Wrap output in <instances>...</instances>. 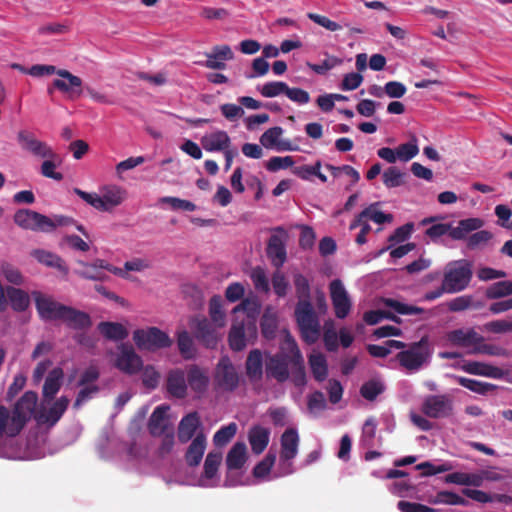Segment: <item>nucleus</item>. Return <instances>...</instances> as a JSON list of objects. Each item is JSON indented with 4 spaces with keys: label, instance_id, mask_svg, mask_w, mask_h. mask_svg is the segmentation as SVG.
<instances>
[{
    "label": "nucleus",
    "instance_id": "obj_56",
    "mask_svg": "<svg viewBox=\"0 0 512 512\" xmlns=\"http://www.w3.org/2000/svg\"><path fill=\"white\" fill-rule=\"evenodd\" d=\"M403 177L404 173H402L397 167L391 166L384 171L382 180L386 187L394 188L403 183Z\"/></svg>",
    "mask_w": 512,
    "mask_h": 512
},
{
    "label": "nucleus",
    "instance_id": "obj_8",
    "mask_svg": "<svg viewBox=\"0 0 512 512\" xmlns=\"http://www.w3.org/2000/svg\"><path fill=\"white\" fill-rule=\"evenodd\" d=\"M273 231L275 234H272L268 239L266 254L272 265L279 269L287 260L285 243L288 238V234L286 230L281 226L274 228Z\"/></svg>",
    "mask_w": 512,
    "mask_h": 512
},
{
    "label": "nucleus",
    "instance_id": "obj_45",
    "mask_svg": "<svg viewBox=\"0 0 512 512\" xmlns=\"http://www.w3.org/2000/svg\"><path fill=\"white\" fill-rule=\"evenodd\" d=\"M222 461V453L218 451H211L207 454L204 461L203 476L207 479H212L217 474L218 468Z\"/></svg>",
    "mask_w": 512,
    "mask_h": 512
},
{
    "label": "nucleus",
    "instance_id": "obj_50",
    "mask_svg": "<svg viewBox=\"0 0 512 512\" xmlns=\"http://www.w3.org/2000/svg\"><path fill=\"white\" fill-rule=\"evenodd\" d=\"M237 432L236 423H230L221 427L213 436V442L216 446L222 447L226 445L235 436Z\"/></svg>",
    "mask_w": 512,
    "mask_h": 512
},
{
    "label": "nucleus",
    "instance_id": "obj_37",
    "mask_svg": "<svg viewBox=\"0 0 512 512\" xmlns=\"http://www.w3.org/2000/svg\"><path fill=\"white\" fill-rule=\"evenodd\" d=\"M7 297L11 307L16 312H24L30 305V298L27 292L15 287H7Z\"/></svg>",
    "mask_w": 512,
    "mask_h": 512
},
{
    "label": "nucleus",
    "instance_id": "obj_10",
    "mask_svg": "<svg viewBox=\"0 0 512 512\" xmlns=\"http://www.w3.org/2000/svg\"><path fill=\"white\" fill-rule=\"evenodd\" d=\"M32 295L38 315L43 321L60 320L66 305L38 291L33 292Z\"/></svg>",
    "mask_w": 512,
    "mask_h": 512
},
{
    "label": "nucleus",
    "instance_id": "obj_55",
    "mask_svg": "<svg viewBox=\"0 0 512 512\" xmlns=\"http://www.w3.org/2000/svg\"><path fill=\"white\" fill-rule=\"evenodd\" d=\"M389 490L397 497L408 498L413 496L415 486L410 480H398L392 483Z\"/></svg>",
    "mask_w": 512,
    "mask_h": 512
},
{
    "label": "nucleus",
    "instance_id": "obj_6",
    "mask_svg": "<svg viewBox=\"0 0 512 512\" xmlns=\"http://www.w3.org/2000/svg\"><path fill=\"white\" fill-rule=\"evenodd\" d=\"M133 341L139 350L150 352L168 348L172 345V339L169 335L157 327L136 329L133 332Z\"/></svg>",
    "mask_w": 512,
    "mask_h": 512
},
{
    "label": "nucleus",
    "instance_id": "obj_28",
    "mask_svg": "<svg viewBox=\"0 0 512 512\" xmlns=\"http://www.w3.org/2000/svg\"><path fill=\"white\" fill-rule=\"evenodd\" d=\"M270 439L269 429L260 425L253 426L248 434L251 450L254 454H261L268 446Z\"/></svg>",
    "mask_w": 512,
    "mask_h": 512
},
{
    "label": "nucleus",
    "instance_id": "obj_46",
    "mask_svg": "<svg viewBox=\"0 0 512 512\" xmlns=\"http://www.w3.org/2000/svg\"><path fill=\"white\" fill-rule=\"evenodd\" d=\"M384 390L385 386L381 381L372 379L361 386L360 394L364 399L373 401L378 395L382 394Z\"/></svg>",
    "mask_w": 512,
    "mask_h": 512
},
{
    "label": "nucleus",
    "instance_id": "obj_36",
    "mask_svg": "<svg viewBox=\"0 0 512 512\" xmlns=\"http://www.w3.org/2000/svg\"><path fill=\"white\" fill-rule=\"evenodd\" d=\"M283 129L279 126L269 128L260 137L261 144L266 148L277 147L278 150H291L289 143L279 141Z\"/></svg>",
    "mask_w": 512,
    "mask_h": 512
},
{
    "label": "nucleus",
    "instance_id": "obj_31",
    "mask_svg": "<svg viewBox=\"0 0 512 512\" xmlns=\"http://www.w3.org/2000/svg\"><path fill=\"white\" fill-rule=\"evenodd\" d=\"M169 407L166 405L157 406L152 412L148 421V430L152 436H161L166 433V413Z\"/></svg>",
    "mask_w": 512,
    "mask_h": 512
},
{
    "label": "nucleus",
    "instance_id": "obj_26",
    "mask_svg": "<svg viewBox=\"0 0 512 512\" xmlns=\"http://www.w3.org/2000/svg\"><path fill=\"white\" fill-rule=\"evenodd\" d=\"M63 378L64 372L60 367H55L48 373L42 389L45 400L54 399L62 386Z\"/></svg>",
    "mask_w": 512,
    "mask_h": 512
},
{
    "label": "nucleus",
    "instance_id": "obj_19",
    "mask_svg": "<svg viewBox=\"0 0 512 512\" xmlns=\"http://www.w3.org/2000/svg\"><path fill=\"white\" fill-rule=\"evenodd\" d=\"M290 356L286 354H276L271 356L266 363L267 377L274 378L283 383L289 378Z\"/></svg>",
    "mask_w": 512,
    "mask_h": 512
},
{
    "label": "nucleus",
    "instance_id": "obj_58",
    "mask_svg": "<svg viewBox=\"0 0 512 512\" xmlns=\"http://www.w3.org/2000/svg\"><path fill=\"white\" fill-rule=\"evenodd\" d=\"M451 469L452 466L447 463L435 465L431 462L426 461L418 464V471L420 472V476L422 477H428L439 473H444Z\"/></svg>",
    "mask_w": 512,
    "mask_h": 512
},
{
    "label": "nucleus",
    "instance_id": "obj_49",
    "mask_svg": "<svg viewBox=\"0 0 512 512\" xmlns=\"http://www.w3.org/2000/svg\"><path fill=\"white\" fill-rule=\"evenodd\" d=\"M275 461H276V453L275 452H272L271 450L265 455V457L259 462L256 464V466L254 467L253 469V476L255 478H263L265 476H267L273 465L275 464Z\"/></svg>",
    "mask_w": 512,
    "mask_h": 512
},
{
    "label": "nucleus",
    "instance_id": "obj_11",
    "mask_svg": "<svg viewBox=\"0 0 512 512\" xmlns=\"http://www.w3.org/2000/svg\"><path fill=\"white\" fill-rule=\"evenodd\" d=\"M453 402L448 395L428 396L423 404V413L430 418H445L451 415Z\"/></svg>",
    "mask_w": 512,
    "mask_h": 512
},
{
    "label": "nucleus",
    "instance_id": "obj_18",
    "mask_svg": "<svg viewBox=\"0 0 512 512\" xmlns=\"http://www.w3.org/2000/svg\"><path fill=\"white\" fill-rule=\"evenodd\" d=\"M186 373L188 387L197 397H202L207 392L210 383L208 371L196 364H192L187 367Z\"/></svg>",
    "mask_w": 512,
    "mask_h": 512
},
{
    "label": "nucleus",
    "instance_id": "obj_54",
    "mask_svg": "<svg viewBox=\"0 0 512 512\" xmlns=\"http://www.w3.org/2000/svg\"><path fill=\"white\" fill-rule=\"evenodd\" d=\"M414 228V224L412 222L406 223L400 227H398L393 234H391L388 238V241L390 245L387 247V249H390L396 244L402 243L405 240H407Z\"/></svg>",
    "mask_w": 512,
    "mask_h": 512
},
{
    "label": "nucleus",
    "instance_id": "obj_9",
    "mask_svg": "<svg viewBox=\"0 0 512 512\" xmlns=\"http://www.w3.org/2000/svg\"><path fill=\"white\" fill-rule=\"evenodd\" d=\"M63 79H55L52 86L48 87V94L52 95L54 89L68 94L71 99L79 98L82 94V79L68 70L59 69L56 73Z\"/></svg>",
    "mask_w": 512,
    "mask_h": 512
},
{
    "label": "nucleus",
    "instance_id": "obj_13",
    "mask_svg": "<svg viewBox=\"0 0 512 512\" xmlns=\"http://www.w3.org/2000/svg\"><path fill=\"white\" fill-rule=\"evenodd\" d=\"M119 354L115 361V366L128 375L137 374L142 366L141 357L134 351L133 347L128 344L119 346Z\"/></svg>",
    "mask_w": 512,
    "mask_h": 512
},
{
    "label": "nucleus",
    "instance_id": "obj_2",
    "mask_svg": "<svg viewBox=\"0 0 512 512\" xmlns=\"http://www.w3.org/2000/svg\"><path fill=\"white\" fill-rule=\"evenodd\" d=\"M14 222L21 228L34 232L50 233L59 226H68L74 220L66 216L50 218L30 209H19L14 214Z\"/></svg>",
    "mask_w": 512,
    "mask_h": 512
},
{
    "label": "nucleus",
    "instance_id": "obj_40",
    "mask_svg": "<svg viewBox=\"0 0 512 512\" xmlns=\"http://www.w3.org/2000/svg\"><path fill=\"white\" fill-rule=\"evenodd\" d=\"M455 379L462 387L480 395H486L497 388V386L492 383L482 382L463 376H456Z\"/></svg>",
    "mask_w": 512,
    "mask_h": 512
},
{
    "label": "nucleus",
    "instance_id": "obj_21",
    "mask_svg": "<svg viewBox=\"0 0 512 512\" xmlns=\"http://www.w3.org/2000/svg\"><path fill=\"white\" fill-rule=\"evenodd\" d=\"M201 145L207 152H224L231 147V139L226 131L217 130L204 135Z\"/></svg>",
    "mask_w": 512,
    "mask_h": 512
},
{
    "label": "nucleus",
    "instance_id": "obj_60",
    "mask_svg": "<svg viewBox=\"0 0 512 512\" xmlns=\"http://www.w3.org/2000/svg\"><path fill=\"white\" fill-rule=\"evenodd\" d=\"M436 502L443 503L447 505H460V506H468L469 501L464 497L451 492V491H440L436 495Z\"/></svg>",
    "mask_w": 512,
    "mask_h": 512
},
{
    "label": "nucleus",
    "instance_id": "obj_7",
    "mask_svg": "<svg viewBox=\"0 0 512 512\" xmlns=\"http://www.w3.org/2000/svg\"><path fill=\"white\" fill-rule=\"evenodd\" d=\"M17 142L20 148L37 158H54L56 152L45 141L39 140L35 134L28 130L17 133Z\"/></svg>",
    "mask_w": 512,
    "mask_h": 512
},
{
    "label": "nucleus",
    "instance_id": "obj_47",
    "mask_svg": "<svg viewBox=\"0 0 512 512\" xmlns=\"http://www.w3.org/2000/svg\"><path fill=\"white\" fill-rule=\"evenodd\" d=\"M44 161L41 164V174L46 177L53 179L55 181H61L63 179V174L60 172H56L55 168L57 164L61 163L59 155L56 153L54 158H43Z\"/></svg>",
    "mask_w": 512,
    "mask_h": 512
},
{
    "label": "nucleus",
    "instance_id": "obj_20",
    "mask_svg": "<svg viewBox=\"0 0 512 512\" xmlns=\"http://www.w3.org/2000/svg\"><path fill=\"white\" fill-rule=\"evenodd\" d=\"M167 392L174 398L184 399L187 396V373L180 368L172 369L166 378Z\"/></svg>",
    "mask_w": 512,
    "mask_h": 512
},
{
    "label": "nucleus",
    "instance_id": "obj_5",
    "mask_svg": "<svg viewBox=\"0 0 512 512\" xmlns=\"http://www.w3.org/2000/svg\"><path fill=\"white\" fill-rule=\"evenodd\" d=\"M279 471L281 476L294 472L292 460L297 456L299 435L295 428L286 429L280 438Z\"/></svg>",
    "mask_w": 512,
    "mask_h": 512
},
{
    "label": "nucleus",
    "instance_id": "obj_62",
    "mask_svg": "<svg viewBox=\"0 0 512 512\" xmlns=\"http://www.w3.org/2000/svg\"><path fill=\"white\" fill-rule=\"evenodd\" d=\"M396 150V159L401 162H408L416 156V140L399 145Z\"/></svg>",
    "mask_w": 512,
    "mask_h": 512
},
{
    "label": "nucleus",
    "instance_id": "obj_38",
    "mask_svg": "<svg viewBox=\"0 0 512 512\" xmlns=\"http://www.w3.org/2000/svg\"><path fill=\"white\" fill-rule=\"evenodd\" d=\"M463 370L470 374L492 378H501L503 376L502 369L479 362H468L463 366Z\"/></svg>",
    "mask_w": 512,
    "mask_h": 512
},
{
    "label": "nucleus",
    "instance_id": "obj_34",
    "mask_svg": "<svg viewBox=\"0 0 512 512\" xmlns=\"http://www.w3.org/2000/svg\"><path fill=\"white\" fill-rule=\"evenodd\" d=\"M99 332L108 340L122 341L128 337V330L118 322L103 321L98 324Z\"/></svg>",
    "mask_w": 512,
    "mask_h": 512
},
{
    "label": "nucleus",
    "instance_id": "obj_30",
    "mask_svg": "<svg viewBox=\"0 0 512 512\" xmlns=\"http://www.w3.org/2000/svg\"><path fill=\"white\" fill-rule=\"evenodd\" d=\"M32 256L41 264L55 268L60 271L63 275H67L69 272V268L66 265L65 261L55 253L43 250L36 249L32 252Z\"/></svg>",
    "mask_w": 512,
    "mask_h": 512
},
{
    "label": "nucleus",
    "instance_id": "obj_61",
    "mask_svg": "<svg viewBox=\"0 0 512 512\" xmlns=\"http://www.w3.org/2000/svg\"><path fill=\"white\" fill-rule=\"evenodd\" d=\"M251 280L256 290L267 293L270 290L269 281L263 268L257 266L251 271Z\"/></svg>",
    "mask_w": 512,
    "mask_h": 512
},
{
    "label": "nucleus",
    "instance_id": "obj_52",
    "mask_svg": "<svg viewBox=\"0 0 512 512\" xmlns=\"http://www.w3.org/2000/svg\"><path fill=\"white\" fill-rule=\"evenodd\" d=\"M258 90L263 97L273 98L285 94L287 84L282 81H271L265 83L262 87H258Z\"/></svg>",
    "mask_w": 512,
    "mask_h": 512
},
{
    "label": "nucleus",
    "instance_id": "obj_17",
    "mask_svg": "<svg viewBox=\"0 0 512 512\" xmlns=\"http://www.w3.org/2000/svg\"><path fill=\"white\" fill-rule=\"evenodd\" d=\"M260 308L261 306L257 299L245 298L233 309L235 315L240 312L245 314V318L241 321L246 323L247 330L251 336H256L257 334L256 319L260 313Z\"/></svg>",
    "mask_w": 512,
    "mask_h": 512
},
{
    "label": "nucleus",
    "instance_id": "obj_41",
    "mask_svg": "<svg viewBox=\"0 0 512 512\" xmlns=\"http://www.w3.org/2000/svg\"><path fill=\"white\" fill-rule=\"evenodd\" d=\"M309 364L312 374L318 382H322L328 375V366L326 358L321 353L311 354L309 356Z\"/></svg>",
    "mask_w": 512,
    "mask_h": 512
},
{
    "label": "nucleus",
    "instance_id": "obj_63",
    "mask_svg": "<svg viewBox=\"0 0 512 512\" xmlns=\"http://www.w3.org/2000/svg\"><path fill=\"white\" fill-rule=\"evenodd\" d=\"M377 421L374 417H369L362 429V441L366 446L372 447L376 436Z\"/></svg>",
    "mask_w": 512,
    "mask_h": 512
},
{
    "label": "nucleus",
    "instance_id": "obj_22",
    "mask_svg": "<svg viewBox=\"0 0 512 512\" xmlns=\"http://www.w3.org/2000/svg\"><path fill=\"white\" fill-rule=\"evenodd\" d=\"M60 320L65 322L68 327L74 330L87 329L92 325L89 314L67 305L65 306Z\"/></svg>",
    "mask_w": 512,
    "mask_h": 512
},
{
    "label": "nucleus",
    "instance_id": "obj_51",
    "mask_svg": "<svg viewBox=\"0 0 512 512\" xmlns=\"http://www.w3.org/2000/svg\"><path fill=\"white\" fill-rule=\"evenodd\" d=\"M81 264L84 267V269L77 272L81 278L94 281H105L108 279V276L105 274V272L96 267L94 262H81Z\"/></svg>",
    "mask_w": 512,
    "mask_h": 512
},
{
    "label": "nucleus",
    "instance_id": "obj_24",
    "mask_svg": "<svg viewBox=\"0 0 512 512\" xmlns=\"http://www.w3.org/2000/svg\"><path fill=\"white\" fill-rule=\"evenodd\" d=\"M201 421L196 411L190 412L185 415L178 426V439L181 443H187L195 435L197 429L200 427Z\"/></svg>",
    "mask_w": 512,
    "mask_h": 512
},
{
    "label": "nucleus",
    "instance_id": "obj_48",
    "mask_svg": "<svg viewBox=\"0 0 512 512\" xmlns=\"http://www.w3.org/2000/svg\"><path fill=\"white\" fill-rule=\"evenodd\" d=\"M323 342L326 350L329 352H335L338 349V336L332 320L324 324Z\"/></svg>",
    "mask_w": 512,
    "mask_h": 512
},
{
    "label": "nucleus",
    "instance_id": "obj_25",
    "mask_svg": "<svg viewBox=\"0 0 512 512\" xmlns=\"http://www.w3.org/2000/svg\"><path fill=\"white\" fill-rule=\"evenodd\" d=\"M245 370L251 382H258L262 379L263 355L259 349H253L249 352L245 362Z\"/></svg>",
    "mask_w": 512,
    "mask_h": 512
},
{
    "label": "nucleus",
    "instance_id": "obj_57",
    "mask_svg": "<svg viewBox=\"0 0 512 512\" xmlns=\"http://www.w3.org/2000/svg\"><path fill=\"white\" fill-rule=\"evenodd\" d=\"M379 302L398 314L407 315L416 313V306L407 305L392 298H381Z\"/></svg>",
    "mask_w": 512,
    "mask_h": 512
},
{
    "label": "nucleus",
    "instance_id": "obj_33",
    "mask_svg": "<svg viewBox=\"0 0 512 512\" xmlns=\"http://www.w3.org/2000/svg\"><path fill=\"white\" fill-rule=\"evenodd\" d=\"M101 198L104 203V212L112 211L124 200V190L116 185L105 186L101 189Z\"/></svg>",
    "mask_w": 512,
    "mask_h": 512
},
{
    "label": "nucleus",
    "instance_id": "obj_43",
    "mask_svg": "<svg viewBox=\"0 0 512 512\" xmlns=\"http://www.w3.org/2000/svg\"><path fill=\"white\" fill-rule=\"evenodd\" d=\"M209 315L217 326H224L225 313L223 311V299L220 295L211 297L209 301Z\"/></svg>",
    "mask_w": 512,
    "mask_h": 512
},
{
    "label": "nucleus",
    "instance_id": "obj_39",
    "mask_svg": "<svg viewBox=\"0 0 512 512\" xmlns=\"http://www.w3.org/2000/svg\"><path fill=\"white\" fill-rule=\"evenodd\" d=\"M290 363L292 365V373L294 375V383L297 386L303 385L306 379L304 360L302 354L296 344L294 343V349L290 356Z\"/></svg>",
    "mask_w": 512,
    "mask_h": 512
},
{
    "label": "nucleus",
    "instance_id": "obj_44",
    "mask_svg": "<svg viewBox=\"0 0 512 512\" xmlns=\"http://www.w3.org/2000/svg\"><path fill=\"white\" fill-rule=\"evenodd\" d=\"M177 345L181 356L186 359H193L195 357L194 343L187 331L178 333Z\"/></svg>",
    "mask_w": 512,
    "mask_h": 512
},
{
    "label": "nucleus",
    "instance_id": "obj_23",
    "mask_svg": "<svg viewBox=\"0 0 512 512\" xmlns=\"http://www.w3.org/2000/svg\"><path fill=\"white\" fill-rule=\"evenodd\" d=\"M207 441L203 432H200L192 440L185 453V461L188 466L196 467L200 464L206 450Z\"/></svg>",
    "mask_w": 512,
    "mask_h": 512
},
{
    "label": "nucleus",
    "instance_id": "obj_4",
    "mask_svg": "<svg viewBox=\"0 0 512 512\" xmlns=\"http://www.w3.org/2000/svg\"><path fill=\"white\" fill-rule=\"evenodd\" d=\"M37 401V393L34 391H27L16 402L11 415L8 436L15 437L21 432L33 415Z\"/></svg>",
    "mask_w": 512,
    "mask_h": 512
},
{
    "label": "nucleus",
    "instance_id": "obj_3",
    "mask_svg": "<svg viewBox=\"0 0 512 512\" xmlns=\"http://www.w3.org/2000/svg\"><path fill=\"white\" fill-rule=\"evenodd\" d=\"M472 278V266L466 260L454 261L447 264L442 280L446 293L461 292L469 285Z\"/></svg>",
    "mask_w": 512,
    "mask_h": 512
},
{
    "label": "nucleus",
    "instance_id": "obj_16",
    "mask_svg": "<svg viewBox=\"0 0 512 512\" xmlns=\"http://www.w3.org/2000/svg\"><path fill=\"white\" fill-rule=\"evenodd\" d=\"M70 400L66 396H61L48 409H42L34 418L39 424L54 426L63 416L68 408Z\"/></svg>",
    "mask_w": 512,
    "mask_h": 512
},
{
    "label": "nucleus",
    "instance_id": "obj_53",
    "mask_svg": "<svg viewBox=\"0 0 512 512\" xmlns=\"http://www.w3.org/2000/svg\"><path fill=\"white\" fill-rule=\"evenodd\" d=\"M140 371L143 385L149 390H154L159 384L160 373L152 365L142 366Z\"/></svg>",
    "mask_w": 512,
    "mask_h": 512
},
{
    "label": "nucleus",
    "instance_id": "obj_64",
    "mask_svg": "<svg viewBox=\"0 0 512 512\" xmlns=\"http://www.w3.org/2000/svg\"><path fill=\"white\" fill-rule=\"evenodd\" d=\"M261 331L265 338L271 339L275 336L277 319L274 315L264 313L260 321Z\"/></svg>",
    "mask_w": 512,
    "mask_h": 512
},
{
    "label": "nucleus",
    "instance_id": "obj_35",
    "mask_svg": "<svg viewBox=\"0 0 512 512\" xmlns=\"http://www.w3.org/2000/svg\"><path fill=\"white\" fill-rule=\"evenodd\" d=\"M483 224L484 222L480 218L463 219L450 230V237L455 240L464 239L468 233L480 229Z\"/></svg>",
    "mask_w": 512,
    "mask_h": 512
},
{
    "label": "nucleus",
    "instance_id": "obj_59",
    "mask_svg": "<svg viewBox=\"0 0 512 512\" xmlns=\"http://www.w3.org/2000/svg\"><path fill=\"white\" fill-rule=\"evenodd\" d=\"M400 365L410 371L416 370V343L410 345L409 350L397 354Z\"/></svg>",
    "mask_w": 512,
    "mask_h": 512
},
{
    "label": "nucleus",
    "instance_id": "obj_12",
    "mask_svg": "<svg viewBox=\"0 0 512 512\" xmlns=\"http://www.w3.org/2000/svg\"><path fill=\"white\" fill-rule=\"evenodd\" d=\"M329 290L336 317L344 319L349 314L352 304L342 281L339 279L331 281Z\"/></svg>",
    "mask_w": 512,
    "mask_h": 512
},
{
    "label": "nucleus",
    "instance_id": "obj_42",
    "mask_svg": "<svg viewBox=\"0 0 512 512\" xmlns=\"http://www.w3.org/2000/svg\"><path fill=\"white\" fill-rule=\"evenodd\" d=\"M512 295V281L504 280L491 284L485 292L488 299L496 300Z\"/></svg>",
    "mask_w": 512,
    "mask_h": 512
},
{
    "label": "nucleus",
    "instance_id": "obj_29",
    "mask_svg": "<svg viewBox=\"0 0 512 512\" xmlns=\"http://www.w3.org/2000/svg\"><path fill=\"white\" fill-rule=\"evenodd\" d=\"M246 336L252 337L244 321L236 320L229 332L228 341L233 351H242L246 347Z\"/></svg>",
    "mask_w": 512,
    "mask_h": 512
},
{
    "label": "nucleus",
    "instance_id": "obj_1",
    "mask_svg": "<svg viewBox=\"0 0 512 512\" xmlns=\"http://www.w3.org/2000/svg\"><path fill=\"white\" fill-rule=\"evenodd\" d=\"M293 283L298 299L294 310L295 320L302 340L306 344L312 345L321 337V325L311 302L310 282L303 274L295 273Z\"/></svg>",
    "mask_w": 512,
    "mask_h": 512
},
{
    "label": "nucleus",
    "instance_id": "obj_14",
    "mask_svg": "<svg viewBox=\"0 0 512 512\" xmlns=\"http://www.w3.org/2000/svg\"><path fill=\"white\" fill-rule=\"evenodd\" d=\"M190 327L194 330L196 339L207 348H215L218 336L215 328L204 316H195L190 320Z\"/></svg>",
    "mask_w": 512,
    "mask_h": 512
},
{
    "label": "nucleus",
    "instance_id": "obj_32",
    "mask_svg": "<svg viewBox=\"0 0 512 512\" xmlns=\"http://www.w3.org/2000/svg\"><path fill=\"white\" fill-rule=\"evenodd\" d=\"M247 460V447L244 442H236L226 456V466L229 470L241 469Z\"/></svg>",
    "mask_w": 512,
    "mask_h": 512
},
{
    "label": "nucleus",
    "instance_id": "obj_27",
    "mask_svg": "<svg viewBox=\"0 0 512 512\" xmlns=\"http://www.w3.org/2000/svg\"><path fill=\"white\" fill-rule=\"evenodd\" d=\"M448 339L452 344L462 347L479 345L484 341V338L474 329H469L467 331L463 329L453 330L448 334Z\"/></svg>",
    "mask_w": 512,
    "mask_h": 512
},
{
    "label": "nucleus",
    "instance_id": "obj_15",
    "mask_svg": "<svg viewBox=\"0 0 512 512\" xmlns=\"http://www.w3.org/2000/svg\"><path fill=\"white\" fill-rule=\"evenodd\" d=\"M215 381L226 391H234L238 387L239 377L228 357L220 359L216 368Z\"/></svg>",
    "mask_w": 512,
    "mask_h": 512
}]
</instances>
